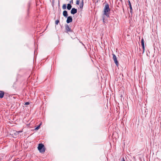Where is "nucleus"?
<instances>
[{
    "mask_svg": "<svg viewBox=\"0 0 161 161\" xmlns=\"http://www.w3.org/2000/svg\"><path fill=\"white\" fill-rule=\"evenodd\" d=\"M65 29L67 32H70L71 30L68 25H66L65 26Z\"/></svg>",
    "mask_w": 161,
    "mask_h": 161,
    "instance_id": "6e6552de",
    "label": "nucleus"
},
{
    "mask_svg": "<svg viewBox=\"0 0 161 161\" xmlns=\"http://www.w3.org/2000/svg\"><path fill=\"white\" fill-rule=\"evenodd\" d=\"M62 8L63 9H66V4H64L62 6Z\"/></svg>",
    "mask_w": 161,
    "mask_h": 161,
    "instance_id": "4468645a",
    "label": "nucleus"
},
{
    "mask_svg": "<svg viewBox=\"0 0 161 161\" xmlns=\"http://www.w3.org/2000/svg\"><path fill=\"white\" fill-rule=\"evenodd\" d=\"M121 161H125L124 158L123 157L121 159Z\"/></svg>",
    "mask_w": 161,
    "mask_h": 161,
    "instance_id": "6ab92c4d",
    "label": "nucleus"
},
{
    "mask_svg": "<svg viewBox=\"0 0 161 161\" xmlns=\"http://www.w3.org/2000/svg\"><path fill=\"white\" fill-rule=\"evenodd\" d=\"M83 6V0H82L81 3L80 4V8H82Z\"/></svg>",
    "mask_w": 161,
    "mask_h": 161,
    "instance_id": "ddd939ff",
    "label": "nucleus"
},
{
    "mask_svg": "<svg viewBox=\"0 0 161 161\" xmlns=\"http://www.w3.org/2000/svg\"><path fill=\"white\" fill-rule=\"evenodd\" d=\"M79 3H80V1L79 0H77L76 1V4L77 5H79Z\"/></svg>",
    "mask_w": 161,
    "mask_h": 161,
    "instance_id": "f3484780",
    "label": "nucleus"
},
{
    "mask_svg": "<svg viewBox=\"0 0 161 161\" xmlns=\"http://www.w3.org/2000/svg\"><path fill=\"white\" fill-rule=\"evenodd\" d=\"M77 9L74 8H72L71 11V14H75L77 13Z\"/></svg>",
    "mask_w": 161,
    "mask_h": 161,
    "instance_id": "423d86ee",
    "label": "nucleus"
},
{
    "mask_svg": "<svg viewBox=\"0 0 161 161\" xmlns=\"http://www.w3.org/2000/svg\"><path fill=\"white\" fill-rule=\"evenodd\" d=\"M141 44L142 46V47L143 49V53L144 52V50H145V47H144V41L143 39H142L141 40Z\"/></svg>",
    "mask_w": 161,
    "mask_h": 161,
    "instance_id": "0eeeda50",
    "label": "nucleus"
},
{
    "mask_svg": "<svg viewBox=\"0 0 161 161\" xmlns=\"http://www.w3.org/2000/svg\"><path fill=\"white\" fill-rule=\"evenodd\" d=\"M128 3H129L128 4L129 5L130 8V13L132 15V6L131 5L130 2V1H128Z\"/></svg>",
    "mask_w": 161,
    "mask_h": 161,
    "instance_id": "39448f33",
    "label": "nucleus"
},
{
    "mask_svg": "<svg viewBox=\"0 0 161 161\" xmlns=\"http://www.w3.org/2000/svg\"><path fill=\"white\" fill-rule=\"evenodd\" d=\"M38 149L40 153H44L45 151L44 145L42 144H39Z\"/></svg>",
    "mask_w": 161,
    "mask_h": 161,
    "instance_id": "f03ea898",
    "label": "nucleus"
},
{
    "mask_svg": "<svg viewBox=\"0 0 161 161\" xmlns=\"http://www.w3.org/2000/svg\"><path fill=\"white\" fill-rule=\"evenodd\" d=\"M113 59L115 63L116 64L117 67L119 66V63L117 61L116 56L114 54H113Z\"/></svg>",
    "mask_w": 161,
    "mask_h": 161,
    "instance_id": "7ed1b4c3",
    "label": "nucleus"
},
{
    "mask_svg": "<svg viewBox=\"0 0 161 161\" xmlns=\"http://www.w3.org/2000/svg\"><path fill=\"white\" fill-rule=\"evenodd\" d=\"M63 15L65 17H67L68 16L67 12L66 11L64 10L63 12Z\"/></svg>",
    "mask_w": 161,
    "mask_h": 161,
    "instance_id": "1a4fd4ad",
    "label": "nucleus"
},
{
    "mask_svg": "<svg viewBox=\"0 0 161 161\" xmlns=\"http://www.w3.org/2000/svg\"><path fill=\"white\" fill-rule=\"evenodd\" d=\"M110 11L109 5L108 3L105 4L103 10V14L107 17H109V14Z\"/></svg>",
    "mask_w": 161,
    "mask_h": 161,
    "instance_id": "f257e3e1",
    "label": "nucleus"
},
{
    "mask_svg": "<svg viewBox=\"0 0 161 161\" xmlns=\"http://www.w3.org/2000/svg\"><path fill=\"white\" fill-rule=\"evenodd\" d=\"M41 124L39 125L38 126H37L35 129V130H38L40 128V126L41 125Z\"/></svg>",
    "mask_w": 161,
    "mask_h": 161,
    "instance_id": "2eb2a0df",
    "label": "nucleus"
},
{
    "mask_svg": "<svg viewBox=\"0 0 161 161\" xmlns=\"http://www.w3.org/2000/svg\"><path fill=\"white\" fill-rule=\"evenodd\" d=\"M73 3V0H71V1H70V3Z\"/></svg>",
    "mask_w": 161,
    "mask_h": 161,
    "instance_id": "aec40b11",
    "label": "nucleus"
},
{
    "mask_svg": "<svg viewBox=\"0 0 161 161\" xmlns=\"http://www.w3.org/2000/svg\"><path fill=\"white\" fill-rule=\"evenodd\" d=\"M29 103L28 102H26L25 103V105H29Z\"/></svg>",
    "mask_w": 161,
    "mask_h": 161,
    "instance_id": "a211bd4d",
    "label": "nucleus"
},
{
    "mask_svg": "<svg viewBox=\"0 0 161 161\" xmlns=\"http://www.w3.org/2000/svg\"><path fill=\"white\" fill-rule=\"evenodd\" d=\"M72 18L71 16H69L67 17L66 22L67 23H69L72 22Z\"/></svg>",
    "mask_w": 161,
    "mask_h": 161,
    "instance_id": "20e7f679",
    "label": "nucleus"
},
{
    "mask_svg": "<svg viewBox=\"0 0 161 161\" xmlns=\"http://www.w3.org/2000/svg\"><path fill=\"white\" fill-rule=\"evenodd\" d=\"M72 6L70 4H67V8L68 10H70Z\"/></svg>",
    "mask_w": 161,
    "mask_h": 161,
    "instance_id": "f8f14e48",
    "label": "nucleus"
},
{
    "mask_svg": "<svg viewBox=\"0 0 161 161\" xmlns=\"http://www.w3.org/2000/svg\"><path fill=\"white\" fill-rule=\"evenodd\" d=\"M4 92L3 91H0V98H2L4 96Z\"/></svg>",
    "mask_w": 161,
    "mask_h": 161,
    "instance_id": "9b49d317",
    "label": "nucleus"
},
{
    "mask_svg": "<svg viewBox=\"0 0 161 161\" xmlns=\"http://www.w3.org/2000/svg\"><path fill=\"white\" fill-rule=\"evenodd\" d=\"M22 132V131H16L14 133V134L16 136L19 137V134L20 133Z\"/></svg>",
    "mask_w": 161,
    "mask_h": 161,
    "instance_id": "9d476101",
    "label": "nucleus"
},
{
    "mask_svg": "<svg viewBox=\"0 0 161 161\" xmlns=\"http://www.w3.org/2000/svg\"><path fill=\"white\" fill-rule=\"evenodd\" d=\"M59 21L58 20H57L55 21V24L56 25H58V23H59Z\"/></svg>",
    "mask_w": 161,
    "mask_h": 161,
    "instance_id": "dca6fc26",
    "label": "nucleus"
}]
</instances>
